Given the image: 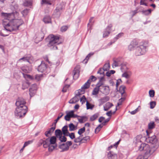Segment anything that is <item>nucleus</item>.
<instances>
[{"label":"nucleus","mask_w":159,"mask_h":159,"mask_svg":"<svg viewBox=\"0 0 159 159\" xmlns=\"http://www.w3.org/2000/svg\"><path fill=\"white\" fill-rule=\"evenodd\" d=\"M19 13L16 11L12 13H2L1 15L3 18L2 24L7 31L11 32L18 30L20 26L24 23L21 19H15L18 17Z\"/></svg>","instance_id":"obj_1"},{"label":"nucleus","mask_w":159,"mask_h":159,"mask_svg":"<svg viewBox=\"0 0 159 159\" xmlns=\"http://www.w3.org/2000/svg\"><path fill=\"white\" fill-rule=\"evenodd\" d=\"M48 38L50 40L49 43L48 44V47L51 48V49H57V47L56 45L61 43V41H59V36L51 34L48 36Z\"/></svg>","instance_id":"obj_2"},{"label":"nucleus","mask_w":159,"mask_h":159,"mask_svg":"<svg viewBox=\"0 0 159 159\" xmlns=\"http://www.w3.org/2000/svg\"><path fill=\"white\" fill-rule=\"evenodd\" d=\"M158 147V146L156 145L150 148L148 144L143 143L139 146V149L140 151H143L145 154L151 155L157 150Z\"/></svg>","instance_id":"obj_3"},{"label":"nucleus","mask_w":159,"mask_h":159,"mask_svg":"<svg viewBox=\"0 0 159 159\" xmlns=\"http://www.w3.org/2000/svg\"><path fill=\"white\" fill-rule=\"evenodd\" d=\"M148 43L146 42L138 41V45L136 48L135 54L136 56L144 54L147 52Z\"/></svg>","instance_id":"obj_4"},{"label":"nucleus","mask_w":159,"mask_h":159,"mask_svg":"<svg viewBox=\"0 0 159 159\" xmlns=\"http://www.w3.org/2000/svg\"><path fill=\"white\" fill-rule=\"evenodd\" d=\"M27 111V106H24L23 108L16 107L14 111V114L16 117L20 118L24 117Z\"/></svg>","instance_id":"obj_5"},{"label":"nucleus","mask_w":159,"mask_h":159,"mask_svg":"<svg viewBox=\"0 0 159 159\" xmlns=\"http://www.w3.org/2000/svg\"><path fill=\"white\" fill-rule=\"evenodd\" d=\"M146 132L147 134V137L146 138L147 142L153 144H156L157 141L156 136L155 135H153L150 136V134H149L148 130H146Z\"/></svg>","instance_id":"obj_6"},{"label":"nucleus","mask_w":159,"mask_h":159,"mask_svg":"<svg viewBox=\"0 0 159 159\" xmlns=\"http://www.w3.org/2000/svg\"><path fill=\"white\" fill-rule=\"evenodd\" d=\"M64 8V6L61 4L57 5V6L54 11L53 14L56 17H59L60 16L62 11Z\"/></svg>","instance_id":"obj_7"},{"label":"nucleus","mask_w":159,"mask_h":159,"mask_svg":"<svg viewBox=\"0 0 159 159\" xmlns=\"http://www.w3.org/2000/svg\"><path fill=\"white\" fill-rule=\"evenodd\" d=\"M26 102L25 100L22 98H19L17 99L16 102V107H18L21 108H23L24 106H26L25 105Z\"/></svg>","instance_id":"obj_8"},{"label":"nucleus","mask_w":159,"mask_h":159,"mask_svg":"<svg viewBox=\"0 0 159 159\" xmlns=\"http://www.w3.org/2000/svg\"><path fill=\"white\" fill-rule=\"evenodd\" d=\"M89 81L90 80H88L81 87V89L78 90L79 93L83 94L84 92L85 89L88 88L89 87L90 84Z\"/></svg>","instance_id":"obj_9"},{"label":"nucleus","mask_w":159,"mask_h":159,"mask_svg":"<svg viewBox=\"0 0 159 159\" xmlns=\"http://www.w3.org/2000/svg\"><path fill=\"white\" fill-rule=\"evenodd\" d=\"M138 45V41L136 40L133 41L128 46V49L131 51L134 50V48L135 49L137 48V46Z\"/></svg>","instance_id":"obj_10"},{"label":"nucleus","mask_w":159,"mask_h":159,"mask_svg":"<svg viewBox=\"0 0 159 159\" xmlns=\"http://www.w3.org/2000/svg\"><path fill=\"white\" fill-rule=\"evenodd\" d=\"M112 26L111 24H110L107 27L103 33V38H106L109 35L111 31V28Z\"/></svg>","instance_id":"obj_11"},{"label":"nucleus","mask_w":159,"mask_h":159,"mask_svg":"<svg viewBox=\"0 0 159 159\" xmlns=\"http://www.w3.org/2000/svg\"><path fill=\"white\" fill-rule=\"evenodd\" d=\"M82 93H79V91H78V92L77 93L75 97L71 99L69 101V102L70 104L75 103L77 102H78L79 100V98L80 97V95Z\"/></svg>","instance_id":"obj_12"},{"label":"nucleus","mask_w":159,"mask_h":159,"mask_svg":"<svg viewBox=\"0 0 159 159\" xmlns=\"http://www.w3.org/2000/svg\"><path fill=\"white\" fill-rule=\"evenodd\" d=\"M47 68L46 65L43 62H42L40 65L38 67V70L40 72H43Z\"/></svg>","instance_id":"obj_13"},{"label":"nucleus","mask_w":159,"mask_h":159,"mask_svg":"<svg viewBox=\"0 0 159 159\" xmlns=\"http://www.w3.org/2000/svg\"><path fill=\"white\" fill-rule=\"evenodd\" d=\"M100 89V91L105 95H107L110 92L109 88L108 86H102Z\"/></svg>","instance_id":"obj_14"},{"label":"nucleus","mask_w":159,"mask_h":159,"mask_svg":"<svg viewBox=\"0 0 159 159\" xmlns=\"http://www.w3.org/2000/svg\"><path fill=\"white\" fill-rule=\"evenodd\" d=\"M79 72V67L77 66L74 68L73 72V78L74 79H77L78 78Z\"/></svg>","instance_id":"obj_15"},{"label":"nucleus","mask_w":159,"mask_h":159,"mask_svg":"<svg viewBox=\"0 0 159 159\" xmlns=\"http://www.w3.org/2000/svg\"><path fill=\"white\" fill-rule=\"evenodd\" d=\"M66 115L65 116L64 119L66 121H69L70 120V118L72 117L73 110L70 111H66Z\"/></svg>","instance_id":"obj_16"},{"label":"nucleus","mask_w":159,"mask_h":159,"mask_svg":"<svg viewBox=\"0 0 159 159\" xmlns=\"http://www.w3.org/2000/svg\"><path fill=\"white\" fill-rule=\"evenodd\" d=\"M56 128V127L54 126L52 127L49 129L48 131H46L45 133L44 134L47 137H49V136L52 134L53 133L54 130Z\"/></svg>","instance_id":"obj_17"},{"label":"nucleus","mask_w":159,"mask_h":159,"mask_svg":"<svg viewBox=\"0 0 159 159\" xmlns=\"http://www.w3.org/2000/svg\"><path fill=\"white\" fill-rule=\"evenodd\" d=\"M122 59L120 60L117 59L116 61H114V62L112 64L113 68L120 66L123 63L122 62Z\"/></svg>","instance_id":"obj_18"},{"label":"nucleus","mask_w":159,"mask_h":159,"mask_svg":"<svg viewBox=\"0 0 159 159\" xmlns=\"http://www.w3.org/2000/svg\"><path fill=\"white\" fill-rule=\"evenodd\" d=\"M105 80L104 78L103 77H101L100 78L99 80L98 83L96 84V86L101 88L102 86H104V81Z\"/></svg>","instance_id":"obj_19"},{"label":"nucleus","mask_w":159,"mask_h":159,"mask_svg":"<svg viewBox=\"0 0 159 159\" xmlns=\"http://www.w3.org/2000/svg\"><path fill=\"white\" fill-rule=\"evenodd\" d=\"M125 87L124 85L121 86L119 88V92L121 93V96L122 97H124L125 96V98L126 95L125 94Z\"/></svg>","instance_id":"obj_20"},{"label":"nucleus","mask_w":159,"mask_h":159,"mask_svg":"<svg viewBox=\"0 0 159 159\" xmlns=\"http://www.w3.org/2000/svg\"><path fill=\"white\" fill-rule=\"evenodd\" d=\"M107 156L109 159H116L117 158L116 154L111 152L108 153Z\"/></svg>","instance_id":"obj_21"},{"label":"nucleus","mask_w":159,"mask_h":159,"mask_svg":"<svg viewBox=\"0 0 159 159\" xmlns=\"http://www.w3.org/2000/svg\"><path fill=\"white\" fill-rule=\"evenodd\" d=\"M112 106H113V105L112 103L107 102L104 106V110L105 111H107Z\"/></svg>","instance_id":"obj_22"},{"label":"nucleus","mask_w":159,"mask_h":159,"mask_svg":"<svg viewBox=\"0 0 159 159\" xmlns=\"http://www.w3.org/2000/svg\"><path fill=\"white\" fill-rule=\"evenodd\" d=\"M43 147L45 148H48L50 145L49 139V138L46 139L45 140L43 141Z\"/></svg>","instance_id":"obj_23"},{"label":"nucleus","mask_w":159,"mask_h":159,"mask_svg":"<svg viewBox=\"0 0 159 159\" xmlns=\"http://www.w3.org/2000/svg\"><path fill=\"white\" fill-rule=\"evenodd\" d=\"M61 131L62 134L66 136V135L69 132L68 130V126L67 125H65L62 128V131Z\"/></svg>","instance_id":"obj_24"},{"label":"nucleus","mask_w":159,"mask_h":159,"mask_svg":"<svg viewBox=\"0 0 159 159\" xmlns=\"http://www.w3.org/2000/svg\"><path fill=\"white\" fill-rule=\"evenodd\" d=\"M59 148L62 149L61 152L66 151L69 149L68 146L66 145L65 143H63L60 145Z\"/></svg>","instance_id":"obj_25"},{"label":"nucleus","mask_w":159,"mask_h":159,"mask_svg":"<svg viewBox=\"0 0 159 159\" xmlns=\"http://www.w3.org/2000/svg\"><path fill=\"white\" fill-rule=\"evenodd\" d=\"M100 90H101L100 88L96 85V87L92 91V94L94 95H97L99 91H100Z\"/></svg>","instance_id":"obj_26"},{"label":"nucleus","mask_w":159,"mask_h":159,"mask_svg":"<svg viewBox=\"0 0 159 159\" xmlns=\"http://www.w3.org/2000/svg\"><path fill=\"white\" fill-rule=\"evenodd\" d=\"M120 66H121V69L122 71H125L128 69L126 62L123 63Z\"/></svg>","instance_id":"obj_27"},{"label":"nucleus","mask_w":159,"mask_h":159,"mask_svg":"<svg viewBox=\"0 0 159 159\" xmlns=\"http://www.w3.org/2000/svg\"><path fill=\"white\" fill-rule=\"evenodd\" d=\"M110 99L108 96H105L99 99V101L101 104H102L108 101Z\"/></svg>","instance_id":"obj_28"},{"label":"nucleus","mask_w":159,"mask_h":159,"mask_svg":"<svg viewBox=\"0 0 159 159\" xmlns=\"http://www.w3.org/2000/svg\"><path fill=\"white\" fill-rule=\"evenodd\" d=\"M55 133L56 137L59 138L62 135V134L61 131L59 129H56L55 131Z\"/></svg>","instance_id":"obj_29"},{"label":"nucleus","mask_w":159,"mask_h":159,"mask_svg":"<svg viewBox=\"0 0 159 159\" xmlns=\"http://www.w3.org/2000/svg\"><path fill=\"white\" fill-rule=\"evenodd\" d=\"M43 21L45 23H49L51 22V18L49 16H45L43 19Z\"/></svg>","instance_id":"obj_30"},{"label":"nucleus","mask_w":159,"mask_h":159,"mask_svg":"<svg viewBox=\"0 0 159 159\" xmlns=\"http://www.w3.org/2000/svg\"><path fill=\"white\" fill-rule=\"evenodd\" d=\"M80 118L78 119L79 122L80 123H82L84 122V121H85L87 120V117L86 116H80Z\"/></svg>","instance_id":"obj_31"},{"label":"nucleus","mask_w":159,"mask_h":159,"mask_svg":"<svg viewBox=\"0 0 159 159\" xmlns=\"http://www.w3.org/2000/svg\"><path fill=\"white\" fill-rule=\"evenodd\" d=\"M141 138V135H138L134 139V143L135 144H137L139 143H141V141L140 140V138Z\"/></svg>","instance_id":"obj_32"},{"label":"nucleus","mask_w":159,"mask_h":159,"mask_svg":"<svg viewBox=\"0 0 159 159\" xmlns=\"http://www.w3.org/2000/svg\"><path fill=\"white\" fill-rule=\"evenodd\" d=\"M32 4V0H25L23 5L25 6H29Z\"/></svg>","instance_id":"obj_33"},{"label":"nucleus","mask_w":159,"mask_h":159,"mask_svg":"<svg viewBox=\"0 0 159 159\" xmlns=\"http://www.w3.org/2000/svg\"><path fill=\"white\" fill-rule=\"evenodd\" d=\"M69 130L71 131L75 130L76 128V126H75L73 123H71L69 125Z\"/></svg>","instance_id":"obj_34"},{"label":"nucleus","mask_w":159,"mask_h":159,"mask_svg":"<svg viewBox=\"0 0 159 159\" xmlns=\"http://www.w3.org/2000/svg\"><path fill=\"white\" fill-rule=\"evenodd\" d=\"M57 139L55 136L52 137L49 139V142L50 144H54L55 143Z\"/></svg>","instance_id":"obj_35"},{"label":"nucleus","mask_w":159,"mask_h":159,"mask_svg":"<svg viewBox=\"0 0 159 159\" xmlns=\"http://www.w3.org/2000/svg\"><path fill=\"white\" fill-rule=\"evenodd\" d=\"M55 0H42L41 4L45 3L48 5H51L52 2Z\"/></svg>","instance_id":"obj_36"},{"label":"nucleus","mask_w":159,"mask_h":159,"mask_svg":"<svg viewBox=\"0 0 159 159\" xmlns=\"http://www.w3.org/2000/svg\"><path fill=\"white\" fill-rule=\"evenodd\" d=\"M63 113H61V112L59 114L57 118V119L55 120V122L53 123V125H54V126L56 127V124L57 123V121H58L63 116Z\"/></svg>","instance_id":"obj_37"},{"label":"nucleus","mask_w":159,"mask_h":159,"mask_svg":"<svg viewBox=\"0 0 159 159\" xmlns=\"http://www.w3.org/2000/svg\"><path fill=\"white\" fill-rule=\"evenodd\" d=\"M152 10L149 9L147 10H143L141 11L142 13L145 15L147 16L150 14L151 13Z\"/></svg>","instance_id":"obj_38"},{"label":"nucleus","mask_w":159,"mask_h":159,"mask_svg":"<svg viewBox=\"0 0 159 159\" xmlns=\"http://www.w3.org/2000/svg\"><path fill=\"white\" fill-rule=\"evenodd\" d=\"M155 127V124L153 122L151 121L148 124V128L149 129H152Z\"/></svg>","instance_id":"obj_39"},{"label":"nucleus","mask_w":159,"mask_h":159,"mask_svg":"<svg viewBox=\"0 0 159 159\" xmlns=\"http://www.w3.org/2000/svg\"><path fill=\"white\" fill-rule=\"evenodd\" d=\"M125 72L122 74V76L125 77L126 79H129L130 76V75L129 74V72H126V71H124Z\"/></svg>","instance_id":"obj_40"},{"label":"nucleus","mask_w":159,"mask_h":159,"mask_svg":"<svg viewBox=\"0 0 159 159\" xmlns=\"http://www.w3.org/2000/svg\"><path fill=\"white\" fill-rule=\"evenodd\" d=\"M74 142L75 143H82V139L81 138L80 136H79L76 138L74 140Z\"/></svg>","instance_id":"obj_41"},{"label":"nucleus","mask_w":159,"mask_h":159,"mask_svg":"<svg viewBox=\"0 0 159 159\" xmlns=\"http://www.w3.org/2000/svg\"><path fill=\"white\" fill-rule=\"evenodd\" d=\"M99 115L98 113H96L92 116L90 118V120L93 121L95 120L98 116Z\"/></svg>","instance_id":"obj_42"},{"label":"nucleus","mask_w":159,"mask_h":159,"mask_svg":"<svg viewBox=\"0 0 159 159\" xmlns=\"http://www.w3.org/2000/svg\"><path fill=\"white\" fill-rule=\"evenodd\" d=\"M86 107H87V109H92L94 107V106L93 105H92L89 103L88 101H87L86 102Z\"/></svg>","instance_id":"obj_43"},{"label":"nucleus","mask_w":159,"mask_h":159,"mask_svg":"<svg viewBox=\"0 0 159 159\" xmlns=\"http://www.w3.org/2000/svg\"><path fill=\"white\" fill-rule=\"evenodd\" d=\"M30 85L29 83L28 82H24L22 84V89H25L26 88H28Z\"/></svg>","instance_id":"obj_44"},{"label":"nucleus","mask_w":159,"mask_h":159,"mask_svg":"<svg viewBox=\"0 0 159 159\" xmlns=\"http://www.w3.org/2000/svg\"><path fill=\"white\" fill-rule=\"evenodd\" d=\"M66 136H69L71 139H73L75 138V136L74 133H70L69 132L66 135Z\"/></svg>","instance_id":"obj_45"},{"label":"nucleus","mask_w":159,"mask_h":159,"mask_svg":"<svg viewBox=\"0 0 159 159\" xmlns=\"http://www.w3.org/2000/svg\"><path fill=\"white\" fill-rule=\"evenodd\" d=\"M85 127H83L80 129L78 132V133L80 135H81L85 131Z\"/></svg>","instance_id":"obj_46"},{"label":"nucleus","mask_w":159,"mask_h":159,"mask_svg":"<svg viewBox=\"0 0 159 159\" xmlns=\"http://www.w3.org/2000/svg\"><path fill=\"white\" fill-rule=\"evenodd\" d=\"M90 140V137L89 136H87L84 137L82 138V143H84L86 142L89 141Z\"/></svg>","instance_id":"obj_47"},{"label":"nucleus","mask_w":159,"mask_h":159,"mask_svg":"<svg viewBox=\"0 0 159 159\" xmlns=\"http://www.w3.org/2000/svg\"><path fill=\"white\" fill-rule=\"evenodd\" d=\"M28 67L26 66H22L21 68L23 72L25 73H27L28 72Z\"/></svg>","instance_id":"obj_48"},{"label":"nucleus","mask_w":159,"mask_h":159,"mask_svg":"<svg viewBox=\"0 0 159 159\" xmlns=\"http://www.w3.org/2000/svg\"><path fill=\"white\" fill-rule=\"evenodd\" d=\"M110 67V65L109 63H107L105 64L103 69L104 71H107L109 69Z\"/></svg>","instance_id":"obj_49"},{"label":"nucleus","mask_w":159,"mask_h":159,"mask_svg":"<svg viewBox=\"0 0 159 159\" xmlns=\"http://www.w3.org/2000/svg\"><path fill=\"white\" fill-rule=\"evenodd\" d=\"M65 136V135L63 136L61 135L59 138V139L61 142H65L66 141L67 139Z\"/></svg>","instance_id":"obj_50"},{"label":"nucleus","mask_w":159,"mask_h":159,"mask_svg":"<svg viewBox=\"0 0 159 159\" xmlns=\"http://www.w3.org/2000/svg\"><path fill=\"white\" fill-rule=\"evenodd\" d=\"M155 93V91L154 90H150L149 91V96L151 98H153L154 97Z\"/></svg>","instance_id":"obj_51"},{"label":"nucleus","mask_w":159,"mask_h":159,"mask_svg":"<svg viewBox=\"0 0 159 159\" xmlns=\"http://www.w3.org/2000/svg\"><path fill=\"white\" fill-rule=\"evenodd\" d=\"M23 75H24V77L25 78H28L29 79H31V80H33L34 78V77L30 75H29L27 74H24L23 73Z\"/></svg>","instance_id":"obj_52"},{"label":"nucleus","mask_w":159,"mask_h":159,"mask_svg":"<svg viewBox=\"0 0 159 159\" xmlns=\"http://www.w3.org/2000/svg\"><path fill=\"white\" fill-rule=\"evenodd\" d=\"M23 60L24 61H27L29 62V57H23L18 60V61H20L21 60Z\"/></svg>","instance_id":"obj_53"},{"label":"nucleus","mask_w":159,"mask_h":159,"mask_svg":"<svg viewBox=\"0 0 159 159\" xmlns=\"http://www.w3.org/2000/svg\"><path fill=\"white\" fill-rule=\"evenodd\" d=\"M124 34V33H119L118 34L116 35V37L114 38V39L116 40L117 39L120 38Z\"/></svg>","instance_id":"obj_54"},{"label":"nucleus","mask_w":159,"mask_h":159,"mask_svg":"<svg viewBox=\"0 0 159 159\" xmlns=\"http://www.w3.org/2000/svg\"><path fill=\"white\" fill-rule=\"evenodd\" d=\"M125 96L124 97H122L119 100V102H118L117 106H119L121 104L122 102L125 99Z\"/></svg>","instance_id":"obj_55"},{"label":"nucleus","mask_w":159,"mask_h":159,"mask_svg":"<svg viewBox=\"0 0 159 159\" xmlns=\"http://www.w3.org/2000/svg\"><path fill=\"white\" fill-rule=\"evenodd\" d=\"M156 105V102L155 101H152L150 102V107L151 109L153 108Z\"/></svg>","instance_id":"obj_56"},{"label":"nucleus","mask_w":159,"mask_h":159,"mask_svg":"<svg viewBox=\"0 0 159 159\" xmlns=\"http://www.w3.org/2000/svg\"><path fill=\"white\" fill-rule=\"evenodd\" d=\"M117 110V106H116V110L114 112H112L111 111H109L108 112H107L106 114L108 116H111V115L112 114H113L115 113V111Z\"/></svg>","instance_id":"obj_57"},{"label":"nucleus","mask_w":159,"mask_h":159,"mask_svg":"<svg viewBox=\"0 0 159 159\" xmlns=\"http://www.w3.org/2000/svg\"><path fill=\"white\" fill-rule=\"evenodd\" d=\"M147 0H141L140 4L141 5H144L147 6Z\"/></svg>","instance_id":"obj_58"},{"label":"nucleus","mask_w":159,"mask_h":159,"mask_svg":"<svg viewBox=\"0 0 159 159\" xmlns=\"http://www.w3.org/2000/svg\"><path fill=\"white\" fill-rule=\"evenodd\" d=\"M122 82V80L120 79H119L116 80V89H117L119 85Z\"/></svg>","instance_id":"obj_59"},{"label":"nucleus","mask_w":159,"mask_h":159,"mask_svg":"<svg viewBox=\"0 0 159 159\" xmlns=\"http://www.w3.org/2000/svg\"><path fill=\"white\" fill-rule=\"evenodd\" d=\"M93 54V53H89L88 55L86 56L85 59L84 60V61L86 60V61L85 62V63H86L87 62L88 60L89 59L90 57Z\"/></svg>","instance_id":"obj_60"},{"label":"nucleus","mask_w":159,"mask_h":159,"mask_svg":"<svg viewBox=\"0 0 159 159\" xmlns=\"http://www.w3.org/2000/svg\"><path fill=\"white\" fill-rule=\"evenodd\" d=\"M70 85L68 84L66 85L63 88L62 91L63 92H66L67 91V89L69 87Z\"/></svg>","instance_id":"obj_61"},{"label":"nucleus","mask_w":159,"mask_h":159,"mask_svg":"<svg viewBox=\"0 0 159 159\" xmlns=\"http://www.w3.org/2000/svg\"><path fill=\"white\" fill-rule=\"evenodd\" d=\"M68 28V27L66 26H62L61 28V31L62 32L66 31Z\"/></svg>","instance_id":"obj_62"},{"label":"nucleus","mask_w":159,"mask_h":159,"mask_svg":"<svg viewBox=\"0 0 159 159\" xmlns=\"http://www.w3.org/2000/svg\"><path fill=\"white\" fill-rule=\"evenodd\" d=\"M28 13V10L27 9H25L24 10L21 11V13L23 16H25Z\"/></svg>","instance_id":"obj_63"},{"label":"nucleus","mask_w":159,"mask_h":159,"mask_svg":"<svg viewBox=\"0 0 159 159\" xmlns=\"http://www.w3.org/2000/svg\"><path fill=\"white\" fill-rule=\"evenodd\" d=\"M42 77V75H35V79L37 81H39Z\"/></svg>","instance_id":"obj_64"}]
</instances>
